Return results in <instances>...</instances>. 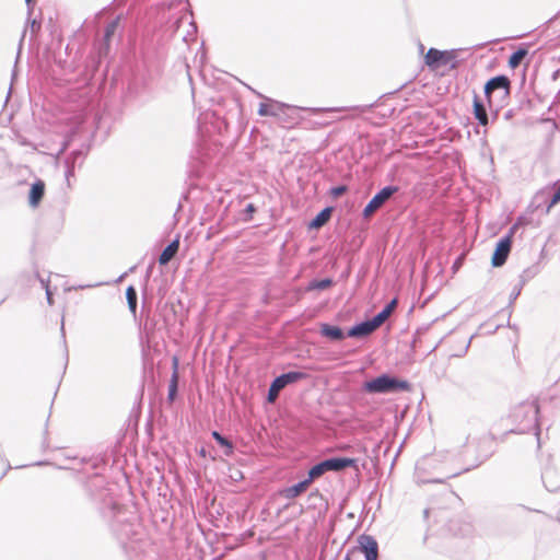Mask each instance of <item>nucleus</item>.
I'll list each match as a JSON object with an SVG mask.
<instances>
[{"mask_svg":"<svg viewBox=\"0 0 560 560\" xmlns=\"http://www.w3.org/2000/svg\"><path fill=\"white\" fill-rule=\"evenodd\" d=\"M410 384L405 380H399L389 374H382L375 378L366 381L363 389L369 394H389L409 390Z\"/></svg>","mask_w":560,"mask_h":560,"instance_id":"1","label":"nucleus"},{"mask_svg":"<svg viewBox=\"0 0 560 560\" xmlns=\"http://www.w3.org/2000/svg\"><path fill=\"white\" fill-rule=\"evenodd\" d=\"M359 547L348 550L345 560H377L378 545L374 537L370 535H361L358 538Z\"/></svg>","mask_w":560,"mask_h":560,"instance_id":"2","label":"nucleus"},{"mask_svg":"<svg viewBox=\"0 0 560 560\" xmlns=\"http://www.w3.org/2000/svg\"><path fill=\"white\" fill-rule=\"evenodd\" d=\"M355 465V459L348 457H330L316 465L310 470L308 475L311 479H317L323 476L326 471H340L345 468L352 467Z\"/></svg>","mask_w":560,"mask_h":560,"instance_id":"3","label":"nucleus"},{"mask_svg":"<svg viewBox=\"0 0 560 560\" xmlns=\"http://www.w3.org/2000/svg\"><path fill=\"white\" fill-rule=\"evenodd\" d=\"M398 190L396 186H385L382 188L365 206L363 209V217L369 219L372 217L378 209H381L384 203Z\"/></svg>","mask_w":560,"mask_h":560,"instance_id":"4","label":"nucleus"},{"mask_svg":"<svg viewBox=\"0 0 560 560\" xmlns=\"http://www.w3.org/2000/svg\"><path fill=\"white\" fill-rule=\"evenodd\" d=\"M511 81L506 75H497L491 78L485 84V94L491 103V96L494 92L501 93V97H508L510 94Z\"/></svg>","mask_w":560,"mask_h":560,"instance_id":"5","label":"nucleus"},{"mask_svg":"<svg viewBox=\"0 0 560 560\" xmlns=\"http://www.w3.org/2000/svg\"><path fill=\"white\" fill-rule=\"evenodd\" d=\"M512 248V236L508 235L502 237L495 246V249L492 254L491 262L493 267H501L505 264L509 254Z\"/></svg>","mask_w":560,"mask_h":560,"instance_id":"6","label":"nucleus"},{"mask_svg":"<svg viewBox=\"0 0 560 560\" xmlns=\"http://www.w3.org/2000/svg\"><path fill=\"white\" fill-rule=\"evenodd\" d=\"M454 58L452 51H442L435 48H430L425 55V63L429 67L447 66Z\"/></svg>","mask_w":560,"mask_h":560,"instance_id":"7","label":"nucleus"},{"mask_svg":"<svg viewBox=\"0 0 560 560\" xmlns=\"http://www.w3.org/2000/svg\"><path fill=\"white\" fill-rule=\"evenodd\" d=\"M378 328V325L374 322V319H369L361 322L354 326H352L348 332L347 336L352 338H363L369 335H371L374 330Z\"/></svg>","mask_w":560,"mask_h":560,"instance_id":"8","label":"nucleus"},{"mask_svg":"<svg viewBox=\"0 0 560 560\" xmlns=\"http://www.w3.org/2000/svg\"><path fill=\"white\" fill-rule=\"evenodd\" d=\"M288 107H289L288 104L270 100L269 104H266V103L259 104L258 115H260V116H279Z\"/></svg>","mask_w":560,"mask_h":560,"instance_id":"9","label":"nucleus"},{"mask_svg":"<svg viewBox=\"0 0 560 560\" xmlns=\"http://www.w3.org/2000/svg\"><path fill=\"white\" fill-rule=\"evenodd\" d=\"M307 374L300 372V371H289L287 373H283L279 376H277L273 382L279 386L281 389L287 387L290 384H294L301 380L306 378Z\"/></svg>","mask_w":560,"mask_h":560,"instance_id":"10","label":"nucleus"},{"mask_svg":"<svg viewBox=\"0 0 560 560\" xmlns=\"http://www.w3.org/2000/svg\"><path fill=\"white\" fill-rule=\"evenodd\" d=\"M45 195V183L40 179L32 184L28 194V203L32 208H36Z\"/></svg>","mask_w":560,"mask_h":560,"instance_id":"11","label":"nucleus"},{"mask_svg":"<svg viewBox=\"0 0 560 560\" xmlns=\"http://www.w3.org/2000/svg\"><path fill=\"white\" fill-rule=\"evenodd\" d=\"M313 481L314 479H311V476L308 475L306 479L284 489L282 494L285 499H294L303 493Z\"/></svg>","mask_w":560,"mask_h":560,"instance_id":"12","label":"nucleus"},{"mask_svg":"<svg viewBox=\"0 0 560 560\" xmlns=\"http://www.w3.org/2000/svg\"><path fill=\"white\" fill-rule=\"evenodd\" d=\"M179 249V238L173 240L160 254L159 264L162 266L167 265L177 254Z\"/></svg>","mask_w":560,"mask_h":560,"instance_id":"13","label":"nucleus"},{"mask_svg":"<svg viewBox=\"0 0 560 560\" xmlns=\"http://www.w3.org/2000/svg\"><path fill=\"white\" fill-rule=\"evenodd\" d=\"M320 335L332 340L340 341L347 336L343 330L338 326H332L327 323L320 324Z\"/></svg>","mask_w":560,"mask_h":560,"instance_id":"14","label":"nucleus"},{"mask_svg":"<svg viewBox=\"0 0 560 560\" xmlns=\"http://www.w3.org/2000/svg\"><path fill=\"white\" fill-rule=\"evenodd\" d=\"M331 214H332L331 207L324 208L322 211H319L316 214V217L313 220H311V222L308 223V229H315V230L320 229L330 220Z\"/></svg>","mask_w":560,"mask_h":560,"instance_id":"15","label":"nucleus"},{"mask_svg":"<svg viewBox=\"0 0 560 560\" xmlns=\"http://www.w3.org/2000/svg\"><path fill=\"white\" fill-rule=\"evenodd\" d=\"M118 26V19L113 20L106 25L105 33H104V43L102 44L100 48V55L104 56L108 52L109 49V42L115 34Z\"/></svg>","mask_w":560,"mask_h":560,"instance_id":"16","label":"nucleus"},{"mask_svg":"<svg viewBox=\"0 0 560 560\" xmlns=\"http://www.w3.org/2000/svg\"><path fill=\"white\" fill-rule=\"evenodd\" d=\"M472 107H474L475 118L478 120V122L481 126H487L489 122L487 109H486V106L483 105V103L479 100V97L477 95L474 96Z\"/></svg>","mask_w":560,"mask_h":560,"instance_id":"17","label":"nucleus"},{"mask_svg":"<svg viewBox=\"0 0 560 560\" xmlns=\"http://www.w3.org/2000/svg\"><path fill=\"white\" fill-rule=\"evenodd\" d=\"M397 304V299H393L380 313L373 317L378 327L382 326L383 323L392 315V313L396 310Z\"/></svg>","mask_w":560,"mask_h":560,"instance_id":"18","label":"nucleus"},{"mask_svg":"<svg viewBox=\"0 0 560 560\" xmlns=\"http://www.w3.org/2000/svg\"><path fill=\"white\" fill-rule=\"evenodd\" d=\"M177 366H178V360L177 358H174L173 359V374H172V378H171V382H170V385H168V399L170 400H173L177 394V385H178V372H177Z\"/></svg>","mask_w":560,"mask_h":560,"instance_id":"19","label":"nucleus"},{"mask_svg":"<svg viewBox=\"0 0 560 560\" xmlns=\"http://www.w3.org/2000/svg\"><path fill=\"white\" fill-rule=\"evenodd\" d=\"M528 55V49L521 47L517 50H515L509 58V66L512 69H516L525 59V57Z\"/></svg>","mask_w":560,"mask_h":560,"instance_id":"20","label":"nucleus"},{"mask_svg":"<svg viewBox=\"0 0 560 560\" xmlns=\"http://www.w3.org/2000/svg\"><path fill=\"white\" fill-rule=\"evenodd\" d=\"M540 272L539 264H534L526 269L523 270V272L520 275V284L523 287L527 281L535 278Z\"/></svg>","mask_w":560,"mask_h":560,"instance_id":"21","label":"nucleus"},{"mask_svg":"<svg viewBox=\"0 0 560 560\" xmlns=\"http://www.w3.org/2000/svg\"><path fill=\"white\" fill-rule=\"evenodd\" d=\"M126 299H127V303H128V307H129L130 312L133 315H136L138 296H137V291L132 285H129L127 288Z\"/></svg>","mask_w":560,"mask_h":560,"instance_id":"22","label":"nucleus"},{"mask_svg":"<svg viewBox=\"0 0 560 560\" xmlns=\"http://www.w3.org/2000/svg\"><path fill=\"white\" fill-rule=\"evenodd\" d=\"M520 410H523L530 421H537L538 406L535 402L522 404Z\"/></svg>","mask_w":560,"mask_h":560,"instance_id":"23","label":"nucleus"},{"mask_svg":"<svg viewBox=\"0 0 560 560\" xmlns=\"http://www.w3.org/2000/svg\"><path fill=\"white\" fill-rule=\"evenodd\" d=\"M212 438L222 446L225 447V451H224V454L226 456H230L232 455L233 453V445L232 443L226 439L224 438L222 434H220L218 431H213L212 432Z\"/></svg>","mask_w":560,"mask_h":560,"instance_id":"24","label":"nucleus"},{"mask_svg":"<svg viewBox=\"0 0 560 560\" xmlns=\"http://www.w3.org/2000/svg\"><path fill=\"white\" fill-rule=\"evenodd\" d=\"M556 188L555 192L550 196L549 200L547 201L545 213L548 214L553 207L560 203V185L557 186V184L553 185Z\"/></svg>","mask_w":560,"mask_h":560,"instance_id":"25","label":"nucleus"},{"mask_svg":"<svg viewBox=\"0 0 560 560\" xmlns=\"http://www.w3.org/2000/svg\"><path fill=\"white\" fill-rule=\"evenodd\" d=\"M332 285V280L330 278H325L320 280H314L310 282L308 290H326Z\"/></svg>","mask_w":560,"mask_h":560,"instance_id":"26","label":"nucleus"},{"mask_svg":"<svg viewBox=\"0 0 560 560\" xmlns=\"http://www.w3.org/2000/svg\"><path fill=\"white\" fill-rule=\"evenodd\" d=\"M79 154H80L79 151H74V152L71 153L72 161H70V160L66 161V165H67L66 177H67V180H69V177L73 176V174H74V160H75V158Z\"/></svg>","mask_w":560,"mask_h":560,"instance_id":"27","label":"nucleus"},{"mask_svg":"<svg viewBox=\"0 0 560 560\" xmlns=\"http://www.w3.org/2000/svg\"><path fill=\"white\" fill-rule=\"evenodd\" d=\"M282 389L272 381L268 389V401L273 402Z\"/></svg>","mask_w":560,"mask_h":560,"instance_id":"28","label":"nucleus"},{"mask_svg":"<svg viewBox=\"0 0 560 560\" xmlns=\"http://www.w3.org/2000/svg\"><path fill=\"white\" fill-rule=\"evenodd\" d=\"M347 191V187L345 185H339L336 187H332L330 190V194L332 197L338 198L342 196Z\"/></svg>","mask_w":560,"mask_h":560,"instance_id":"29","label":"nucleus"},{"mask_svg":"<svg viewBox=\"0 0 560 560\" xmlns=\"http://www.w3.org/2000/svg\"><path fill=\"white\" fill-rule=\"evenodd\" d=\"M256 211V208L253 203H248L244 209V220L252 219L253 213Z\"/></svg>","mask_w":560,"mask_h":560,"instance_id":"30","label":"nucleus"},{"mask_svg":"<svg viewBox=\"0 0 560 560\" xmlns=\"http://www.w3.org/2000/svg\"><path fill=\"white\" fill-rule=\"evenodd\" d=\"M30 24H31V32L33 34H36V33L39 32V30H40V23L39 22H37L36 20H32Z\"/></svg>","mask_w":560,"mask_h":560,"instance_id":"31","label":"nucleus"},{"mask_svg":"<svg viewBox=\"0 0 560 560\" xmlns=\"http://www.w3.org/2000/svg\"><path fill=\"white\" fill-rule=\"evenodd\" d=\"M522 288L523 287H521V284L518 287L514 288V290H513V292L511 293V296H510V302L511 303L514 302L517 299V296L521 293Z\"/></svg>","mask_w":560,"mask_h":560,"instance_id":"32","label":"nucleus"},{"mask_svg":"<svg viewBox=\"0 0 560 560\" xmlns=\"http://www.w3.org/2000/svg\"><path fill=\"white\" fill-rule=\"evenodd\" d=\"M45 291H46L47 301L51 305L52 304V293H51L48 284H45Z\"/></svg>","mask_w":560,"mask_h":560,"instance_id":"33","label":"nucleus"},{"mask_svg":"<svg viewBox=\"0 0 560 560\" xmlns=\"http://www.w3.org/2000/svg\"><path fill=\"white\" fill-rule=\"evenodd\" d=\"M547 196V189L545 190H541L539 192L536 194L535 196V200L538 201V200H544Z\"/></svg>","mask_w":560,"mask_h":560,"instance_id":"34","label":"nucleus"},{"mask_svg":"<svg viewBox=\"0 0 560 560\" xmlns=\"http://www.w3.org/2000/svg\"><path fill=\"white\" fill-rule=\"evenodd\" d=\"M33 1H34V0H25V2H26V4H27V13H28V15H31V14H32V12H33V7H32V2H33Z\"/></svg>","mask_w":560,"mask_h":560,"instance_id":"35","label":"nucleus"},{"mask_svg":"<svg viewBox=\"0 0 560 560\" xmlns=\"http://www.w3.org/2000/svg\"><path fill=\"white\" fill-rule=\"evenodd\" d=\"M242 477H243V475H242V472H241V471H238V470H236L235 476H233V478H235V479H237V478H242Z\"/></svg>","mask_w":560,"mask_h":560,"instance_id":"36","label":"nucleus"},{"mask_svg":"<svg viewBox=\"0 0 560 560\" xmlns=\"http://www.w3.org/2000/svg\"><path fill=\"white\" fill-rule=\"evenodd\" d=\"M39 281H40L43 288L45 289V284H48V280L39 278Z\"/></svg>","mask_w":560,"mask_h":560,"instance_id":"37","label":"nucleus"},{"mask_svg":"<svg viewBox=\"0 0 560 560\" xmlns=\"http://www.w3.org/2000/svg\"><path fill=\"white\" fill-rule=\"evenodd\" d=\"M311 497H320V494L318 491H315V492L311 493Z\"/></svg>","mask_w":560,"mask_h":560,"instance_id":"38","label":"nucleus"},{"mask_svg":"<svg viewBox=\"0 0 560 560\" xmlns=\"http://www.w3.org/2000/svg\"><path fill=\"white\" fill-rule=\"evenodd\" d=\"M92 287H93V285L88 284V285H80L79 288H80V289H85V288H92Z\"/></svg>","mask_w":560,"mask_h":560,"instance_id":"39","label":"nucleus"},{"mask_svg":"<svg viewBox=\"0 0 560 560\" xmlns=\"http://www.w3.org/2000/svg\"><path fill=\"white\" fill-rule=\"evenodd\" d=\"M124 277H125V275L119 276L117 282L121 281Z\"/></svg>","mask_w":560,"mask_h":560,"instance_id":"40","label":"nucleus"},{"mask_svg":"<svg viewBox=\"0 0 560 560\" xmlns=\"http://www.w3.org/2000/svg\"><path fill=\"white\" fill-rule=\"evenodd\" d=\"M254 92L257 94V96H259V97H264L260 93H258V92H256V91H254Z\"/></svg>","mask_w":560,"mask_h":560,"instance_id":"41","label":"nucleus"},{"mask_svg":"<svg viewBox=\"0 0 560 560\" xmlns=\"http://www.w3.org/2000/svg\"><path fill=\"white\" fill-rule=\"evenodd\" d=\"M429 511L424 510V516H428Z\"/></svg>","mask_w":560,"mask_h":560,"instance_id":"42","label":"nucleus"}]
</instances>
